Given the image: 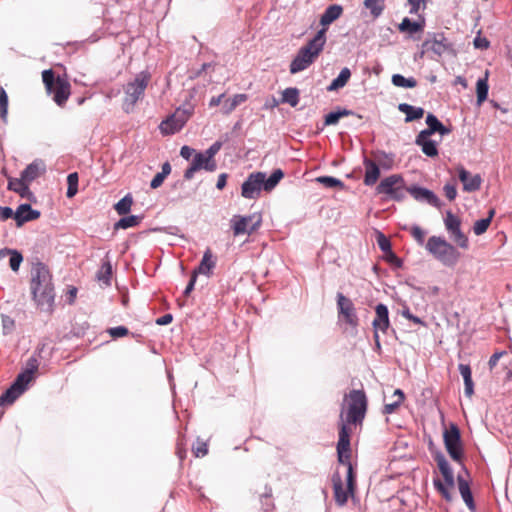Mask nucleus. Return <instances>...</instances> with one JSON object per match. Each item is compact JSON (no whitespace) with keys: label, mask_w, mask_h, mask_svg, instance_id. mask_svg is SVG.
Listing matches in <instances>:
<instances>
[{"label":"nucleus","mask_w":512,"mask_h":512,"mask_svg":"<svg viewBox=\"0 0 512 512\" xmlns=\"http://www.w3.org/2000/svg\"><path fill=\"white\" fill-rule=\"evenodd\" d=\"M30 290L37 307L51 313L54 309L55 289L50 270L41 262L32 266Z\"/></svg>","instance_id":"nucleus-1"},{"label":"nucleus","mask_w":512,"mask_h":512,"mask_svg":"<svg viewBox=\"0 0 512 512\" xmlns=\"http://www.w3.org/2000/svg\"><path fill=\"white\" fill-rule=\"evenodd\" d=\"M326 43V29L322 28L297 53L290 64V72L296 74L307 69L320 55Z\"/></svg>","instance_id":"nucleus-2"},{"label":"nucleus","mask_w":512,"mask_h":512,"mask_svg":"<svg viewBox=\"0 0 512 512\" xmlns=\"http://www.w3.org/2000/svg\"><path fill=\"white\" fill-rule=\"evenodd\" d=\"M368 406L367 396L364 390H351L344 396V404L341 413L343 412L344 423L347 426L362 425L366 416Z\"/></svg>","instance_id":"nucleus-3"},{"label":"nucleus","mask_w":512,"mask_h":512,"mask_svg":"<svg viewBox=\"0 0 512 512\" xmlns=\"http://www.w3.org/2000/svg\"><path fill=\"white\" fill-rule=\"evenodd\" d=\"M42 81L46 92L53 101L59 106L64 107L71 95V84L65 77H55L52 69L42 72Z\"/></svg>","instance_id":"nucleus-4"},{"label":"nucleus","mask_w":512,"mask_h":512,"mask_svg":"<svg viewBox=\"0 0 512 512\" xmlns=\"http://www.w3.org/2000/svg\"><path fill=\"white\" fill-rule=\"evenodd\" d=\"M150 80V73L147 71H141L132 81H129L124 86L122 108L126 113H131L134 110L136 103L143 98Z\"/></svg>","instance_id":"nucleus-5"},{"label":"nucleus","mask_w":512,"mask_h":512,"mask_svg":"<svg viewBox=\"0 0 512 512\" xmlns=\"http://www.w3.org/2000/svg\"><path fill=\"white\" fill-rule=\"evenodd\" d=\"M427 251L443 265L453 267L459 261L460 252L444 238L431 236L426 243Z\"/></svg>","instance_id":"nucleus-6"},{"label":"nucleus","mask_w":512,"mask_h":512,"mask_svg":"<svg viewBox=\"0 0 512 512\" xmlns=\"http://www.w3.org/2000/svg\"><path fill=\"white\" fill-rule=\"evenodd\" d=\"M351 427L344 423L343 412L340 413L339 439L337 443L338 462L345 465L348 469V482L351 488L354 485V468L351 463Z\"/></svg>","instance_id":"nucleus-7"},{"label":"nucleus","mask_w":512,"mask_h":512,"mask_svg":"<svg viewBox=\"0 0 512 512\" xmlns=\"http://www.w3.org/2000/svg\"><path fill=\"white\" fill-rule=\"evenodd\" d=\"M193 113L194 107L191 104H185L179 107L171 116L160 123V132L163 135H172L179 132Z\"/></svg>","instance_id":"nucleus-8"},{"label":"nucleus","mask_w":512,"mask_h":512,"mask_svg":"<svg viewBox=\"0 0 512 512\" xmlns=\"http://www.w3.org/2000/svg\"><path fill=\"white\" fill-rule=\"evenodd\" d=\"M376 191L378 194H384L389 199L400 201L404 199L407 188L404 178L399 174L390 175L381 180Z\"/></svg>","instance_id":"nucleus-9"},{"label":"nucleus","mask_w":512,"mask_h":512,"mask_svg":"<svg viewBox=\"0 0 512 512\" xmlns=\"http://www.w3.org/2000/svg\"><path fill=\"white\" fill-rule=\"evenodd\" d=\"M445 448L454 461H461L463 449L461 445L460 430L456 424H450L443 434Z\"/></svg>","instance_id":"nucleus-10"},{"label":"nucleus","mask_w":512,"mask_h":512,"mask_svg":"<svg viewBox=\"0 0 512 512\" xmlns=\"http://www.w3.org/2000/svg\"><path fill=\"white\" fill-rule=\"evenodd\" d=\"M261 216L259 215H234L231 219V227L233 230L234 236H239L242 234L251 235L254 231H256L261 225Z\"/></svg>","instance_id":"nucleus-11"},{"label":"nucleus","mask_w":512,"mask_h":512,"mask_svg":"<svg viewBox=\"0 0 512 512\" xmlns=\"http://www.w3.org/2000/svg\"><path fill=\"white\" fill-rule=\"evenodd\" d=\"M338 319L352 328H356L359 319L353 302L342 293L337 294Z\"/></svg>","instance_id":"nucleus-12"},{"label":"nucleus","mask_w":512,"mask_h":512,"mask_svg":"<svg viewBox=\"0 0 512 512\" xmlns=\"http://www.w3.org/2000/svg\"><path fill=\"white\" fill-rule=\"evenodd\" d=\"M444 224L447 231L450 233L453 241L461 248H468V238L461 231V220L458 216L454 215L451 211H447Z\"/></svg>","instance_id":"nucleus-13"},{"label":"nucleus","mask_w":512,"mask_h":512,"mask_svg":"<svg viewBox=\"0 0 512 512\" xmlns=\"http://www.w3.org/2000/svg\"><path fill=\"white\" fill-rule=\"evenodd\" d=\"M332 484L335 502L339 506H343L347 503L348 497L354 494L356 488V475L354 474V485L351 488L349 487L348 474L346 475V489L343 487V481L338 472L333 474Z\"/></svg>","instance_id":"nucleus-14"},{"label":"nucleus","mask_w":512,"mask_h":512,"mask_svg":"<svg viewBox=\"0 0 512 512\" xmlns=\"http://www.w3.org/2000/svg\"><path fill=\"white\" fill-rule=\"evenodd\" d=\"M216 168L217 164L215 159H208L203 152H196L190 167L184 173V178L191 180L194 177V174L201 169L213 172Z\"/></svg>","instance_id":"nucleus-15"},{"label":"nucleus","mask_w":512,"mask_h":512,"mask_svg":"<svg viewBox=\"0 0 512 512\" xmlns=\"http://www.w3.org/2000/svg\"><path fill=\"white\" fill-rule=\"evenodd\" d=\"M265 173H251L241 187V195L247 199H254L259 196L263 188Z\"/></svg>","instance_id":"nucleus-16"},{"label":"nucleus","mask_w":512,"mask_h":512,"mask_svg":"<svg viewBox=\"0 0 512 512\" xmlns=\"http://www.w3.org/2000/svg\"><path fill=\"white\" fill-rule=\"evenodd\" d=\"M375 318L373 320V328H374V340L376 345L379 347V335L378 331L385 333L389 328V312L386 305L380 303L375 308Z\"/></svg>","instance_id":"nucleus-17"},{"label":"nucleus","mask_w":512,"mask_h":512,"mask_svg":"<svg viewBox=\"0 0 512 512\" xmlns=\"http://www.w3.org/2000/svg\"><path fill=\"white\" fill-rule=\"evenodd\" d=\"M456 170L465 192H475L481 188L482 178L479 174L471 175L462 165H458Z\"/></svg>","instance_id":"nucleus-18"},{"label":"nucleus","mask_w":512,"mask_h":512,"mask_svg":"<svg viewBox=\"0 0 512 512\" xmlns=\"http://www.w3.org/2000/svg\"><path fill=\"white\" fill-rule=\"evenodd\" d=\"M27 389L22 377H17L13 384L0 396V406L11 405Z\"/></svg>","instance_id":"nucleus-19"},{"label":"nucleus","mask_w":512,"mask_h":512,"mask_svg":"<svg viewBox=\"0 0 512 512\" xmlns=\"http://www.w3.org/2000/svg\"><path fill=\"white\" fill-rule=\"evenodd\" d=\"M407 192L417 201L426 202L437 208L441 205L439 198L429 189L411 186L407 188Z\"/></svg>","instance_id":"nucleus-20"},{"label":"nucleus","mask_w":512,"mask_h":512,"mask_svg":"<svg viewBox=\"0 0 512 512\" xmlns=\"http://www.w3.org/2000/svg\"><path fill=\"white\" fill-rule=\"evenodd\" d=\"M449 46L443 34H434L432 39H427L422 44L425 51H431L437 56H442L449 49Z\"/></svg>","instance_id":"nucleus-21"},{"label":"nucleus","mask_w":512,"mask_h":512,"mask_svg":"<svg viewBox=\"0 0 512 512\" xmlns=\"http://www.w3.org/2000/svg\"><path fill=\"white\" fill-rule=\"evenodd\" d=\"M41 213L31 208L30 204H21L15 211V221L17 227H21L24 223L36 220Z\"/></svg>","instance_id":"nucleus-22"},{"label":"nucleus","mask_w":512,"mask_h":512,"mask_svg":"<svg viewBox=\"0 0 512 512\" xmlns=\"http://www.w3.org/2000/svg\"><path fill=\"white\" fill-rule=\"evenodd\" d=\"M426 124L427 128L422 130L420 133H422V136H431L434 133H439L441 135H447L451 132L449 128L444 126L438 118L434 115L429 113L426 117Z\"/></svg>","instance_id":"nucleus-23"},{"label":"nucleus","mask_w":512,"mask_h":512,"mask_svg":"<svg viewBox=\"0 0 512 512\" xmlns=\"http://www.w3.org/2000/svg\"><path fill=\"white\" fill-rule=\"evenodd\" d=\"M29 182L24 181L23 178H9L8 179V189L16 192L22 198H26L28 200L34 199V195L29 189Z\"/></svg>","instance_id":"nucleus-24"},{"label":"nucleus","mask_w":512,"mask_h":512,"mask_svg":"<svg viewBox=\"0 0 512 512\" xmlns=\"http://www.w3.org/2000/svg\"><path fill=\"white\" fill-rule=\"evenodd\" d=\"M216 266V261L213 259V254L210 249H207L204 252L203 258L198 265L197 268H195L192 272L193 275L198 276V274L205 275L207 277H210L212 275L213 269Z\"/></svg>","instance_id":"nucleus-25"},{"label":"nucleus","mask_w":512,"mask_h":512,"mask_svg":"<svg viewBox=\"0 0 512 512\" xmlns=\"http://www.w3.org/2000/svg\"><path fill=\"white\" fill-rule=\"evenodd\" d=\"M418 21H411L409 18L405 17L402 22L398 25V29L400 32H407L409 34H414L417 32H421L425 26V18L423 15H418Z\"/></svg>","instance_id":"nucleus-26"},{"label":"nucleus","mask_w":512,"mask_h":512,"mask_svg":"<svg viewBox=\"0 0 512 512\" xmlns=\"http://www.w3.org/2000/svg\"><path fill=\"white\" fill-rule=\"evenodd\" d=\"M45 172V165L42 161H34L29 164L21 173V178L24 181L31 183Z\"/></svg>","instance_id":"nucleus-27"},{"label":"nucleus","mask_w":512,"mask_h":512,"mask_svg":"<svg viewBox=\"0 0 512 512\" xmlns=\"http://www.w3.org/2000/svg\"><path fill=\"white\" fill-rule=\"evenodd\" d=\"M430 136H422V133H419L416 136L415 143L421 147L422 152L428 157H436L438 156V149L436 143L433 140L429 139Z\"/></svg>","instance_id":"nucleus-28"},{"label":"nucleus","mask_w":512,"mask_h":512,"mask_svg":"<svg viewBox=\"0 0 512 512\" xmlns=\"http://www.w3.org/2000/svg\"><path fill=\"white\" fill-rule=\"evenodd\" d=\"M365 165V176H364V183L368 186L374 185L380 176V169L378 165L369 159H366L364 161Z\"/></svg>","instance_id":"nucleus-29"},{"label":"nucleus","mask_w":512,"mask_h":512,"mask_svg":"<svg viewBox=\"0 0 512 512\" xmlns=\"http://www.w3.org/2000/svg\"><path fill=\"white\" fill-rule=\"evenodd\" d=\"M458 369L464 380V393L468 398H471L474 394L471 368L467 364H459Z\"/></svg>","instance_id":"nucleus-30"},{"label":"nucleus","mask_w":512,"mask_h":512,"mask_svg":"<svg viewBox=\"0 0 512 512\" xmlns=\"http://www.w3.org/2000/svg\"><path fill=\"white\" fill-rule=\"evenodd\" d=\"M38 368V359L30 357L26 362L24 370L17 377H22V382L28 386V384L34 379V375L38 371Z\"/></svg>","instance_id":"nucleus-31"},{"label":"nucleus","mask_w":512,"mask_h":512,"mask_svg":"<svg viewBox=\"0 0 512 512\" xmlns=\"http://www.w3.org/2000/svg\"><path fill=\"white\" fill-rule=\"evenodd\" d=\"M457 480L459 492L462 496L463 501L468 506V508L472 512H474L476 510V507L468 482L465 479H463L460 475L458 476Z\"/></svg>","instance_id":"nucleus-32"},{"label":"nucleus","mask_w":512,"mask_h":512,"mask_svg":"<svg viewBox=\"0 0 512 512\" xmlns=\"http://www.w3.org/2000/svg\"><path fill=\"white\" fill-rule=\"evenodd\" d=\"M342 12L343 9L340 5H330L321 16L320 24L327 30L326 26L337 20Z\"/></svg>","instance_id":"nucleus-33"},{"label":"nucleus","mask_w":512,"mask_h":512,"mask_svg":"<svg viewBox=\"0 0 512 512\" xmlns=\"http://www.w3.org/2000/svg\"><path fill=\"white\" fill-rule=\"evenodd\" d=\"M399 111L406 115L405 122H412L421 119L424 115V109L421 107H414L407 103H400L398 105Z\"/></svg>","instance_id":"nucleus-34"},{"label":"nucleus","mask_w":512,"mask_h":512,"mask_svg":"<svg viewBox=\"0 0 512 512\" xmlns=\"http://www.w3.org/2000/svg\"><path fill=\"white\" fill-rule=\"evenodd\" d=\"M437 464H438L439 470L445 480L446 485L449 488H453L454 487V475H453V471H452L449 463L443 456H441V457L437 458Z\"/></svg>","instance_id":"nucleus-35"},{"label":"nucleus","mask_w":512,"mask_h":512,"mask_svg":"<svg viewBox=\"0 0 512 512\" xmlns=\"http://www.w3.org/2000/svg\"><path fill=\"white\" fill-rule=\"evenodd\" d=\"M351 77V71L349 68L345 67L341 70L340 74L337 78H335L331 84L327 87L328 91H336L340 88H343L349 81Z\"/></svg>","instance_id":"nucleus-36"},{"label":"nucleus","mask_w":512,"mask_h":512,"mask_svg":"<svg viewBox=\"0 0 512 512\" xmlns=\"http://www.w3.org/2000/svg\"><path fill=\"white\" fill-rule=\"evenodd\" d=\"M247 99V94H235L232 98L224 101L222 107L223 113L226 115L230 114L238 105L247 101Z\"/></svg>","instance_id":"nucleus-37"},{"label":"nucleus","mask_w":512,"mask_h":512,"mask_svg":"<svg viewBox=\"0 0 512 512\" xmlns=\"http://www.w3.org/2000/svg\"><path fill=\"white\" fill-rule=\"evenodd\" d=\"M392 398L394 400L391 403H386L384 405L383 411L385 414H392L399 408V406L405 399L404 392L401 389H396L393 393Z\"/></svg>","instance_id":"nucleus-38"},{"label":"nucleus","mask_w":512,"mask_h":512,"mask_svg":"<svg viewBox=\"0 0 512 512\" xmlns=\"http://www.w3.org/2000/svg\"><path fill=\"white\" fill-rule=\"evenodd\" d=\"M363 4L374 18H378L385 9V0H364Z\"/></svg>","instance_id":"nucleus-39"},{"label":"nucleus","mask_w":512,"mask_h":512,"mask_svg":"<svg viewBox=\"0 0 512 512\" xmlns=\"http://www.w3.org/2000/svg\"><path fill=\"white\" fill-rule=\"evenodd\" d=\"M495 211L494 209H491L488 213V217L477 220L474 223L473 231L476 235H482L485 233L488 229V227L491 224L492 218L494 217Z\"/></svg>","instance_id":"nucleus-40"},{"label":"nucleus","mask_w":512,"mask_h":512,"mask_svg":"<svg viewBox=\"0 0 512 512\" xmlns=\"http://www.w3.org/2000/svg\"><path fill=\"white\" fill-rule=\"evenodd\" d=\"M283 177L284 173L281 169L274 170L268 179L266 176L264 177L263 189L265 191L273 190Z\"/></svg>","instance_id":"nucleus-41"},{"label":"nucleus","mask_w":512,"mask_h":512,"mask_svg":"<svg viewBox=\"0 0 512 512\" xmlns=\"http://www.w3.org/2000/svg\"><path fill=\"white\" fill-rule=\"evenodd\" d=\"M112 275V265L109 261V259H106L103 261L99 271L97 272V279L99 281L104 282L105 284H110V278Z\"/></svg>","instance_id":"nucleus-42"},{"label":"nucleus","mask_w":512,"mask_h":512,"mask_svg":"<svg viewBox=\"0 0 512 512\" xmlns=\"http://www.w3.org/2000/svg\"><path fill=\"white\" fill-rule=\"evenodd\" d=\"M393 85L397 87H403V88H414L417 86V81L415 78H405L401 74H394L391 79Z\"/></svg>","instance_id":"nucleus-43"},{"label":"nucleus","mask_w":512,"mask_h":512,"mask_svg":"<svg viewBox=\"0 0 512 512\" xmlns=\"http://www.w3.org/2000/svg\"><path fill=\"white\" fill-rule=\"evenodd\" d=\"M488 81L487 76L485 78L479 79L476 84V93H477V102L478 104H482L488 97Z\"/></svg>","instance_id":"nucleus-44"},{"label":"nucleus","mask_w":512,"mask_h":512,"mask_svg":"<svg viewBox=\"0 0 512 512\" xmlns=\"http://www.w3.org/2000/svg\"><path fill=\"white\" fill-rule=\"evenodd\" d=\"M350 115H353V112L351 110H347V109H342L339 111L331 112L325 116L324 125L325 126L335 125L338 123L340 118L345 117V116H350Z\"/></svg>","instance_id":"nucleus-45"},{"label":"nucleus","mask_w":512,"mask_h":512,"mask_svg":"<svg viewBox=\"0 0 512 512\" xmlns=\"http://www.w3.org/2000/svg\"><path fill=\"white\" fill-rule=\"evenodd\" d=\"M141 219L142 218L140 216L136 215L123 217L115 224V229H127L130 227H135L140 223Z\"/></svg>","instance_id":"nucleus-46"},{"label":"nucleus","mask_w":512,"mask_h":512,"mask_svg":"<svg viewBox=\"0 0 512 512\" xmlns=\"http://www.w3.org/2000/svg\"><path fill=\"white\" fill-rule=\"evenodd\" d=\"M282 102L295 107L299 102V91L297 88H287L282 93Z\"/></svg>","instance_id":"nucleus-47"},{"label":"nucleus","mask_w":512,"mask_h":512,"mask_svg":"<svg viewBox=\"0 0 512 512\" xmlns=\"http://www.w3.org/2000/svg\"><path fill=\"white\" fill-rule=\"evenodd\" d=\"M78 181H79V177H78V174L76 172L70 173L67 176L68 188H67L66 195H67L68 198H72V197H74L77 194V192H78Z\"/></svg>","instance_id":"nucleus-48"},{"label":"nucleus","mask_w":512,"mask_h":512,"mask_svg":"<svg viewBox=\"0 0 512 512\" xmlns=\"http://www.w3.org/2000/svg\"><path fill=\"white\" fill-rule=\"evenodd\" d=\"M133 204V199L130 195H126L115 204V210L119 215L127 214Z\"/></svg>","instance_id":"nucleus-49"},{"label":"nucleus","mask_w":512,"mask_h":512,"mask_svg":"<svg viewBox=\"0 0 512 512\" xmlns=\"http://www.w3.org/2000/svg\"><path fill=\"white\" fill-rule=\"evenodd\" d=\"M8 115V95L3 87H0V118L3 122L7 121Z\"/></svg>","instance_id":"nucleus-50"},{"label":"nucleus","mask_w":512,"mask_h":512,"mask_svg":"<svg viewBox=\"0 0 512 512\" xmlns=\"http://www.w3.org/2000/svg\"><path fill=\"white\" fill-rule=\"evenodd\" d=\"M316 181L323 184L328 188H343L344 184L341 180L331 177V176H320L316 178Z\"/></svg>","instance_id":"nucleus-51"},{"label":"nucleus","mask_w":512,"mask_h":512,"mask_svg":"<svg viewBox=\"0 0 512 512\" xmlns=\"http://www.w3.org/2000/svg\"><path fill=\"white\" fill-rule=\"evenodd\" d=\"M429 0H407L410 5V14L419 15L421 11L426 9Z\"/></svg>","instance_id":"nucleus-52"},{"label":"nucleus","mask_w":512,"mask_h":512,"mask_svg":"<svg viewBox=\"0 0 512 512\" xmlns=\"http://www.w3.org/2000/svg\"><path fill=\"white\" fill-rule=\"evenodd\" d=\"M9 254H10V259H9V266L10 268L13 270V271H18L19 270V267H20V264L21 262L23 261V257L21 255V253H19L18 251L16 250H13V251H8Z\"/></svg>","instance_id":"nucleus-53"},{"label":"nucleus","mask_w":512,"mask_h":512,"mask_svg":"<svg viewBox=\"0 0 512 512\" xmlns=\"http://www.w3.org/2000/svg\"><path fill=\"white\" fill-rule=\"evenodd\" d=\"M107 332L114 339L125 337L129 334V330L124 326H117V327L109 328L107 330Z\"/></svg>","instance_id":"nucleus-54"},{"label":"nucleus","mask_w":512,"mask_h":512,"mask_svg":"<svg viewBox=\"0 0 512 512\" xmlns=\"http://www.w3.org/2000/svg\"><path fill=\"white\" fill-rule=\"evenodd\" d=\"M377 243L379 248L385 252L388 253L391 251V243L390 240L382 233H379L377 237Z\"/></svg>","instance_id":"nucleus-55"},{"label":"nucleus","mask_w":512,"mask_h":512,"mask_svg":"<svg viewBox=\"0 0 512 512\" xmlns=\"http://www.w3.org/2000/svg\"><path fill=\"white\" fill-rule=\"evenodd\" d=\"M192 451L196 457H204L208 453V447L205 442L198 441L195 446H193Z\"/></svg>","instance_id":"nucleus-56"},{"label":"nucleus","mask_w":512,"mask_h":512,"mask_svg":"<svg viewBox=\"0 0 512 512\" xmlns=\"http://www.w3.org/2000/svg\"><path fill=\"white\" fill-rule=\"evenodd\" d=\"M413 238L418 242V244L423 245L425 233L419 226H413L410 230Z\"/></svg>","instance_id":"nucleus-57"},{"label":"nucleus","mask_w":512,"mask_h":512,"mask_svg":"<svg viewBox=\"0 0 512 512\" xmlns=\"http://www.w3.org/2000/svg\"><path fill=\"white\" fill-rule=\"evenodd\" d=\"M444 194L449 201H453L457 196L456 186L454 184H445L443 187Z\"/></svg>","instance_id":"nucleus-58"},{"label":"nucleus","mask_w":512,"mask_h":512,"mask_svg":"<svg viewBox=\"0 0 512 512\" xmlns=\"http://www.w3.org/2000/svg\"><path fill=\"white\" fill-rule=\"evenodd\" d=\"M222 143L216 141L205 152H203L208 159H214L215 155L220 151Z\"/></svg>","instance_id":"nucleus-59"},{"label":"nucleus","mask_w":512,"mask_h":512,"mask_svg":"<svg viewBox=\"0 0 512 512\" xmlns=\"http://www.w3.org/2000/svg\"><path fill=\"white\" fill-rule=\"evenodd\" d=\"M2 325L5 333H11L15 328V321L10 316H2Z\"/></svg>","instance_id":"nucleus-60"},{"label":"nucleus","mask_w":512,"mask_h":512,"mask_svg":"<svg viewBox=\"0 0 512 512\" xmlns=\"http://www.w3.org/2000/svg\"><path fill=\"white\" fill-rule=\"evenodd\" d=\"M473 43H474L475 48L482 49V50L488 49L490 46V42L488 41V39L485 37H481L480 35H478L474 39Z\"/></svg>","instance_id":"nucleus-61"},{"label":"nucleus","mask_w":512,"mask_h":512,"mask_svg":"<svg viewBox=\"0 0 512 512\" xmlns=\"http://www.w3.org/2000/svg\"><path fill=\"white\" fill-rule=\"evenodd\" d=\"M12 217L15 219V212L10 207L0 206V220L6 221Z\"/></svg>","instance_id":"nucleus-62"},{"label":"nucleus","mask_w":512,"mask_h":512,"mask_svg":"<svg viewBox=\"0 0 512 512\" xmlns=\"http://www.w3.org/2000/svg\"><path fill=\"white\" fill-rule=\"evenodd\" d=\"M165 178L166 177L161 172L157 173L150 183L151 188L156 189L160 187L163 184Z\"/></svg>","instance_id":"nucleus-63"},{"label":"nucleus","mask_w":512,"mask_h":512,"mask_svg":"<svg viewBox=\"0 0 512 512\" xmlns=\"http://www.w3.org/2000/svg\"><path fill=\"white\" fill-rule=\"evenodd\" d=\"M435 486L438 489V491L445 497L446 499H450L449 496V487L446 485V483H442L441 481H435Z\"/></svg>","instance_id":"nucleus-64"}]
</instances>
